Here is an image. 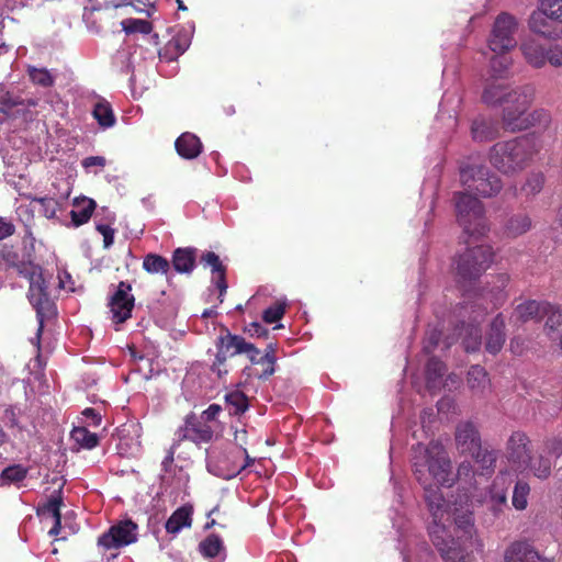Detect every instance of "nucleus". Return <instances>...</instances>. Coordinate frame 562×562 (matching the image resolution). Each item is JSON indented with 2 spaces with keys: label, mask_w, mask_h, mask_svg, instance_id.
<instances>
[{
  "label": "nucleus",
  "mask_w": 562,
  "mask_h": 562,
  "mask_svg": "<svg viewBox=\"0 0 562 562\" xmlns=\"http://www.w3.org/2000/svg\"><path fill=\"white\" fill-rule=\"evenodd\" d=\"M38 104V100L34 98L22 99L20 97L12 95L9 91L0 86V112L9 114L14 108L22 106L23 109L35 108Z\"/></svg>",
  "instance_id": "a878e982"
},
{
  "label": "nucleus",
  "mask_w": 562,
  "mask_h": 562,
  "mask_svg": "<svg viewBox=\"0 0 562 562\" xmlns=\"http://www.w3.org/2000/svg\"><path fill=\"white\" fill-rule=\"evenodd\" d=\"M499 135V130L491 119L477 116L471 124V136L474 142L485 143L494 140Z\"/></svg>",
  "instance_id": "6ab92c4d"
},
{
  "label": "nucleus",
  "mask_w": 562,
  "mask_h": 562,
  "mask_svg": "<svg viewBox=\"0 0 562 562\" xmlns=\"http://www.w3.org/2000/svg\"><path fill=\"white\" fill-rule=\"evenodd\" d=\"M447 372L446 364L436 357H431L426 364V383L428 389L437 386L442 376Z\"/></svg>",
  "instance_id": "f704fd0d"
},
{
  "label": "nucleus",
  "mask_w": 562,
  "mask_h": 562,
  "mask_svg": "<svg viewBox=\"0 0 562 562\" xmlns=\"http://www.w3.org/2000/svg\"><path fill=\"white\" fill-rule=\"evenodd\" d=\"M276 351H277V344L269 342L262 353V359H265V361H266V367L262 369L261 372L248 373V375L249 376L254 375L261 380L269 379L276 371V369H274V366L277 362Z\"/></svg>",
  "instance_id": "c9c22d12"
},
{
  "label": "nucleus",
  "mask_w": 562,
  "mask_h": 562,
  "mask_svg": "<svg viewBox=\"0 0 562 562\" xmlns=\"http://www.w3.org/2000/svg\"><path fill=\"white\" fill-rule=\"evenodd\" d=\"M505 318L498 313L492 321L486 335L485 350L491 355H497L506 340Z\"/></svg>",
  "instance_id": "f3484780"
},
{
  "label": "nucleus",
  "mask_w": 562,
  "mask_h": 562,
  "mask_svg": "<svg viewBox=\"0 0 562 562\" xmlns=\"http://www.w3.org/2000/svg\"><path fill=\"white\" fill-rule=\"evenodd\" d=\"M544 451L553 456L555 458H559L562 456V439L559 437H552L548 438L544 441Z\"/></svg>",
  "instance_id": "bf43d9fd"
},
{
  "label": "nucleus",
  "mask_w": 562,
  "mask_h": 562,
  "mask_svg": "<svg viewBox=\"0 0 562 562\" xmlns=\"http://www.w3.org/2000/svg\"><path fill=\"white\" fill-rule=\"evenodd\" d=\"M175 147L180 157L194 159L202 153L203 145L196 135L186 132L176 139Z\"/></svg>",
  "instance_id": "4be33fe9"
},
{
  "label": "nucleus",
  "mask_w": 562,
  "mask_h": 562,
  "mask_svg": "<svg viewBox=\"0 0 562 562\" xmlns=\"http://www.w3.org/2000/svg\"><path fill=\"white\" fill-rule=\"evenodd\" d=\"M222 407L218 404H211L201 415V420L207 424V422L215 420L217 415L221 413Z\"/></svg>",
  "instance_id": "0e129e2a"
},
{
  "label": "nucleus",
  "mask_w": 562,
  "mask_h": 562,
  "mask_svg": "<svg viewBox=\"0 0 562 562\" xmlns=\"http://www.w3.org/2000/svg\"><path fill=\"white\" fill-rule=\"evenodd\" d=\"M520 49L527 63L536 68H541L546 65V50L536 40H528L520 45Z\"/></svg>",
  "instance_id": "bb28decb"
},
{
  "label": "nucleus",
  "mask_w": 562,
  "mask_h": 562,
  "mask_svg": "<svg viewBox=\"0 0 562 562\" xmlns=\"http://www.w3.org/2000/svg\"><path fill=\"white\" fill-rule=\"evenodd\" d=\"M196 254L194 247H179L173 250L170 265L178 273L190 274L196 266Z\"/></svg>",
  "instance_id": "412c9836"
},
{
  "label": "nucleus",
  "mask_w": 562,
  "mask_h": 562,
  "mask_svg": "<svg viewBox=\"0 0 562 562\" xmlns=\"http://www.w3.org/2000/svg\"><path fill=\"white\" fill-rule=\"evenodd\" d=\"M470 456L480 467L481 474H492L494 472L497 460L496 451L480 447L475 453H471Z\"/></svg>",
  "instance_id": "72a5a7b5"
},
{
  "label": "nucleus",
  "mask_w": 562,
  "mask_h": 562,
  "mask_svg": "<svg viewBox=\"0 0 562 562\" xmlns=\"http://www.w3.org/2000/svg\"><path fill=\"white\" fill-rule=\"evenodd\" d=\"M21 415L22 411L16 405H8L3 411L2 419L8 428H16L19 431H23L24 427L20 424Z\"/></svg>",
  "instance_id": "c03bdc74"
},
{
  "label": "nucleus",
  "mask_w": 562,
  "mask_h": 562,
  "mask_svg": "<svg viewBox=\"0 0 562 562\" xmlns=\"http://www.w3.org/2000/svg\"><path fill=\"white\" fill-rule=\"evenodd\" d=\"M548 311H550V303L528 300L516 306L514 316L521 323H527L529 321L538 322L544 317Z\"/></svg>",
  "instance_id": "a211bd4d"
},
{
  "label": "nucleus",
  "mask_w": 562,
  "mask_h": 562,
  "mask_svg": "<svg viewBox=\"0 0 562 562\" xmlns=\"http://www.w3.org/2000/svg\"><path fill=\"white\" fill-rule=\"evenodd\" d=\"M33 202L40 204L38 212L46 218H54L58 209V203L54 198H32Z\"/></svg>",
  "instance_id": "09e8293b"
},
{
  "label": "nucleus",
  "mask_w": 562,
  "mask_h": 562,
  "mask_svg": "<svg viewBox=\"0 0 562 562\" xmlns=\"http://www.w3.org/2000/svg\"><path fill=\"white\" fill-rule=\"evenodd\" d=\"M473 475V467L471 462L463 461L459 464L457 469V477H471Z\"/></svg>",
  "instance_id": "774afa93"
},
{
  "label": "nucleus",
  "mask_w": 562,
  "mask_h": 562,
  "mask_svg": "<svg viewBox=\"0 0 562 562\" xmlns=\"http://www.w3.org/2000/svg\"><path fill=\"white\" fill-rule=\"evenodd\" d=\"M132 290L131 284L121 281L117 290L111 296L109 306L112 313V319L115 324H122L132 316L135 299L128 294Z\"/></svg>",
  "instance_id": "9b49d317"
},
{
  "label": "nucleus",
  "mask_w": 562,
  "mask_h": 562,
  "mask_svg": "<svg viewBox=\"0 0 562 562\" xmlns=\"http://www.w3.org/2000/svg\"><path fill=\"white\" fill-rule=\"evenodd\" d=\"M199 550L205 558H217L224 551L223 540L220 536L211 533L200 542Z\"/></svg>",
  "instance_id": "e433bc0d"
},
{
  "label": "nucleus",
  "mask_w": 562,
  "mask_h": 562,
  "mask_svg": "<svg viewBox=\"0 0 562 562\" xmlns=\"http://www.w3.org/2000/svg\"><path fill=\"white\" fill-rule=\"evenodd\" d=\"M487 312L488 307H484L480 314L473 316L472 323H462L458 328V335L460 336L462 346L467 352H475L480 349L482 345V333L479 325Z\"/></svg>",
  "instance_id": "dca6fc26"
},
{
  "label": "nucleus",
  "mask_w": 562,
  "mask_h": 562,
  "mask_svg": "<svg viewBox=\"0 0 562 562\" xmlns=\"http://www.w3.org/2000/svg\"><path fill=\"white\" fill-rule=\"evenodd\" d=\"M30 249L26 254V261L21 263L19 272L24 274L30 281L29 288V300L32 306L36 310V314L40 321L37 329V337H41L43 331V311L49 305V294L47 291L46 282L42 274V268L38 265L33 263V252L35 250V238L32 233L29 235Z\"/></svg>",
  "instance_id": "0eeeda50"
},
{
  "label": "nucleus",
  "mask_w": 562,
  "mask_h": 562,
  "mask_svg": "<svg viewBox=\"0 0 562 562\" xmlns=\"http://www.w3.org/2000/svg\"><path fill=\"white\" fill-rule=\"evenodd\" d=\"M193 507L191 505H183L177 508L165 524L168 533L176 535L182 528H190L192 525Z\"/></svg>",
  "instance_id": "5701e85b"
},
{
  "label": "nucleus",
  "mask_w": 562,
  "mask_h": 562,
  "mask_svg": "<svg viewBox=\"0 0 562 562\" xmlns=\"http://www.w3.org/2000/svg\"><path fill=\"white\" fill-rule=\"evenodd\" d=\"M214 274H215L214 283H215V286L220 291V301L223 302V295L226 293L227 288H228L227 281H226V269L222 270L217 273H214Z\"/></svg>",
  "instance_id": "680f3d73"
},
{
  "label": "nucleus",
  "mask_w": 562,
  "mask_h": 562,
  "mask_svg": "<svg viewBox=\"0 0 562 562\" xmlns=\"http://www.w3.org/2000/svg\"><path fill=\"white\" fill-rule=\"evenodd\" d=\"M15 232L14 225L3 217H0V240L10 237Z\"/></svg>",
  "instance_id": "338daca9"
},
{
  "label": "nucleus",
  "mask_w": 562,
  "mask_h": 562,
  "mask_svg": "<svg viewBox=\"0 0 562 562\" xmlns=\"http://www.w3.org/2000/svg\"><path fill=\"white\" fill-rule=\"evenodd\" d=\"M216 355L211 366V371L218 379L228 374L229 368L227 361L238 355H244L251 364H261L266 367L262 353L252 342L246 340L245 337L232 334L227 328L222 333L215 342Z\"/></svg>",
  "instance_id": "39448f33"
},
{
  "label": "nucleus",
  "mask_w": 562,
  "mask_h": 562,
  "mask_svg": "<svg viewBox=\"0 0 562 562\" xmlns=\"http://www.w3.org/2000/svg\"><path fill=\"white\" fill-rule=\"evenodd\" d=\"M123 30L127 34L132 33H142V34H148L151 32V24L150 22L146 20H138V19H126L122 21Z\"/></svg>",
  "instance_id": "49530a36"
},
{
  "label": "nucleus",
  "mask_w": 562,
  "mask_h": 562,
  "mask_svg": "<svg viewBox=\"0 0 562 562\" xmlns=\"http://www.w3.org/2000/svg\"><path fill=\"white\" fill-rule=\"evenodd\" d=\"M531 218L526 213L510 215L503 226V235L508 238H517L531 228Z\"/></svg>",
  "instance_id": "b1692460"
},
{
  "label": "nucleus",
  "mask_w": 562,
  "mask_h": 562,
  "mask_svg": "<svg viewBox=\"0 0 562 562\" xmlns=\"http://www.w3.org/2000/svg\"><path fill=\"white\" fill-rule=\"evenodd\" d=\"M92 116L102 128L112 127L116 122L111 104L104 100L94 104Z\"/></svg>",
  "instance_id": "473e14b6"
},
{
  "label": "nucleus",
  "mask_w": 562,
  "mask_h": 562,
  "mask_svg": "<svg viewBox=\"0 0 562 562\" xmlns=\"http://www.w3.org/2000/svg\"><path fill=\"white\" fill-rule=\"evenodd\" d=\"M143 269L150 274H165L170 271V261L161 255L149 252L143 259Z\"/></svg>",
  "instance_id": "7c9ffc66"
},
{
  "label": "nucleus",
  "mask_w": 562,
  "mask_h": 562,
  "mask_svg": "<svg viewBox=\"0 0 562 562\" xmlns=\"http://www.w3.org/2000/svg\"><path fill=\"white\" fill-rule=\"evenodd\" d=\"M499 480L504 481V479L496 477L491 488V502L492 509L495 514L502 512V508L507 504V493L504 488V482L499 486Z\"/></svg>",
  "instance_id": "a19ab883"
},
{
  "label": "nucleus",
  "mask_w": 562,
  "mask_h": 562,
  "mask_svg": "<svg viewBox=\"0 0 562 562\" xmlns=\"http://www.w3.org/2000/svg\"><path fill=\"white\" fill-rule=\"evenodd\" d=\"M29 76L34 85L48 88L54 85V77L45 68L31 67L29 69Z\"/></svg>",
  "instance_id": "a18cd8bd"
},
{
  "label": "nucleus",
  "mask_w": 562,
  "mask_h": 562,
  "mask_svg": "<svg viewBox=\"0 0 562 562\" xmlns=\"http://www.w3.org/2000/svg\"><path fill=\"white\" fill-rule=\"evenodd\" d=\"M460 181L468 192L454 193L457 221L469 237L480 238L488 232L483 203L471 193L482 198L497 195L503 189L502 179L483 165L460 167Z\"/></svg>",
  "instance_id": "f03ea898"
},
{
  "label": "nucleus",
  "mask_w": 562,
  "mask_h": 562,
  "mask_svg": "<svg viewBox=\"0 0 562 562\" xmlns=\"http://www.w3.org/2000/svg\"><path fill=\"white\" fill-rule=\"evenodd\" d=\"M105 162L106 160L102 156H89L81 161V165L85 169H89L91 167H104Z\"/></svg>",
  "instance_id": "69168bd1"
},
{
  "label": "nucleus",
  "mask_w": 562,
  "mask_h": 562,
  "mask_svg": "<svg viewBox=\"0 0 562 562\" xmlns=\"http://www.w3.org/2000/svg\"><path fill=\"white\" fill-rule=\"evenodd\" d=\"M95 207L97 203L93 199L86 196L81 199H75L74 207L70 211L72 224L76 227L86 224L91 218Z\"/></svg>",
  "instance_id": "393cba45"
},
{
  "label": "nucleus",
  "mask_w": 562,
  "mask_h": 562,
  "mask_svg": "<svg viewBox=\"0 0 562 562\" xmlns=\"http://www.w3.org/2000/svg\"><path fill=\"white\" fill-rule=\"evenodd\" d=\"M191 38L186 31L175 34L159 52L160 58L172 61L182 55L190 46Z\"/></svg>",
  "instance_id": "aec40b11"
},
{
  "label": "nucleus",
  "mask_w": 562,
  "mask_h": 562,
  "mask_svg": "<svg viewBox=\"0 0 562 562\" xmlns=\"http://www.w3.org/2000/svg\"><path fill=\"white\" fill-rule=\"evenodd\" d=\"M244 333L250 337L267 338L269 329L258 322H251L244 327Z\"/></svg>",
  "instance_id": "13d9d810"
},
{
  "label": "nucleus",
  "mask_w": 562,
  "mask_h": 562,
  "mask_svg": "<svg viewBox=\"0 0 562 562\" xmlns=\"http://www.w3.org/2000/svg\"><path fill=\"white\" fill-rule=\"evenodd\" d=\"M544 184V177L542 173H532L528 177L524 189L529 194H537L541 191Z\"/></svg>",
  "instance_id": "6e6d98bb"
},
{
  "label": "nucleus",
  "mask_w": 562,
  "mask_h": 562,
  "mask_svg": "<svg viewBox=\"0 0 562 562\" xmlns=\"http://www.w3.org/2000/svg\"><path fill=\"white\" fill-rule=\"evenodd\" d=\"M200 262L204 267H211L213 274L226 269L220 257L214 251L203 252L200 257Z\"/></svg>",
  "instance_id": "603ef678"
},
{
  "label": "nucleus",
  "mask_w": 562,
  "mask_h": 562,
  "mask_svg": "<svg viewBox=\"0 0 562 562\" xmlns=\"http://www.w3.org/2000/svg\"><path fill=\"white\" fill-rule=\"evenodd\" d=\"M551 461L540 454L537 458L530 457L529 462L521 470L529 469L536 477L546 480L551 474Z\"/></svg>",
  "instance_id": "4c0bfd02"
},
{
  "label": "nucleus",
  "mask_w": 562,
  "mask_h": 562,
  "mask_svg": "<svg viewBox=\"0 0 562 562\" xmlns=\"http://www.w3.org/2000/svg\"><path fill=\"white\" fill-rule=\"evenodd\" d=\"M549 63L553 67L562 66V47L559 45L550 46L546 50V64Z\"/></svg>",
  "instance_id": "4d7b16f0"
},
{
  "label": "nucleus",
  "mask_w": 562,
  "mask_h": 562,
  "mask_svg": "<svg viewBox=\"0 0 562 562\" xmlns=\"http://www.w3.org/2000/svg\"><path fill=\"white\" fill-rule=\"evenodd\" d=\"M412 469L424 490L431 521L428 533L445 562H472L469 548L475 532L473 513L452 510L440 487H451L456 477L452 462L443 445L431 440L413 447Z\"/></svg>",
  "instance_id": "f257e3e1"
},
{
  "label": "nucleus",
  "mask_w": 562,
  "mask_h": 562,
  "mask_svg": "<svg viewBox=\"0 0 562 562\" xmlns=\"http://www.w3.org/2000/svg\"><path fill=\"white\" fill-rule=\"evenodd\" d=\"M507 459L510 463L522 469L531 457V441L522 431H514L506 443Z\"/></svg>",
  "instance_id": "f8f14e48"
},
{
  "label": "nucleus",
  "mask_w": 562,
  "mask_h": 562,
  "mask_svg": "<svg viewBox=\"0 0 562 562\" xmlns=\"http://www.w3.org/2000/svg\"><path fill=\"white\" fill-rule=\"evenodd\" d=\"M516 31L517 22L515 18L508 13H501L494 22L488 38L490 49L496 54H505L513 49L517 45Z\"/></svg>",
  "instance_id": "6e6552de"
},
{
  "label": "nucleus",
  "mask_w": 562,
  "mask_h": 562,
  "mask_svg": "<svg viewBox=\"0 0 562 562\" xmlns=\"http://www.w3.org/2000/svg\"><path fill=\"white\" fill-rule=\"evenodd\" d=\"M179 443H173L166 452V456L164 458V460L161 461V468H162V471L164 472H170L171 470V467L173 464V461H175V454H176V451H177V448H178Z\"/></svg>",
  "instance_id": "e2e57ef3"
},
{
  "label": "nucleus",
  "mask_w": 562,
  "mask_h": 562,
  "mask_svg": "<svg viewBox=\"0 0 562 562\" xmlns=\"http://www.w3.org/2000/svg\"><path fill=\"white\" fill-rule=\"evenodd\" d=\"M63 505V498L60 496V492H57L55 495H52L49 499L38 506L37 515L38 516H50L53 519L61 517L60 507Z\"/></svg>",
  "instance_id": "79ce46f5"
},
{
  "label": "nucleus",
  "mask_w": 562,
  "mask_h": 562,
  "mask_svg": "<svg viewBox=\"0 0 562 562\" xmlns=\"http://www.w3.org/2000/svg\"><path fill=\"white\" fill-rule=\"evenodd\" d=\"M499 78L492 77L486 81L482 93V101L491 106L502 105L504 101L517 102L518 106L503 108V127L512 133L522 132L533 126H547L550 114L543 109L529 111L533 101V88L520 86L510 88L499 82Z\"/></svg>",
  "instance_id": "7ed1b4c3"
},
{
  "label": "nucleus",
  "mask_w": 562,
  "mask_h": 562,
  "mask_svg": "<svg viewBox=\"0 0 562 562\" xmlns=\"http://www.w3.org/2000/svg\"><path fill=\"white\" fill-rule=\"evenodd\" d=\"M530 486L527 482L518 480L515 484L512 503L517 510H524L528 505Z\"/></svg>",
  "instance_id": "ea45409f"
},
{
  "label": "nucleus",
  "mask_w": 562,
  "mask_h": 562,
  "mask_svg": "<svg viewBox=\"0 0 562 562\" xmlns=\"http://www.w3.org/2000/svg\"><path fill=\"white\" fill-rule=\"evenodd\" d=\"M225 404L229 415L238 416L248 409L249 400L244 392L235 390L225 395Z\"/></svg>",
  "instance_id": "2f4dec72"
},
{
  "label": "nucleus",
  "mask_w": 562,
  "mask_h": 562,
  "mask_svg": "<svg viewBox=\"0 0 562 562\" xmlns=\"http://www.w3.org/2000/svg\"><path fill=\"white\" fill-rule=\"evenodd\" d=\"M494 256L490 245L467 248L456 260L458 284L467 290L491 267Z\"/></svg>",
  "instance_id": "423d86ee"
},
{
  "label": "nucleus",
  "mask_w": 562,
  "mask_h": 562,
  "mask_svg": "<svg viewBox=\"0 0 562 562\" xmlns=\"http://www.w3.org/2000/svg\"><path fill=\"white\" fill-rule=\"evenodd\" d=\"M504 562H552L541 555L528 540L512 542L505 550Z\"/></svg>",
  "instance_id": "4468645a"
},
{
  "label": "nucleus",
  "mask_w": 562,
  "mask_h": 562,
  "mask_svg": "<svg viewBox=\"0 0 562 562\" xmlns=\"http://www.w3.org/2000/svg\"><path fill=\"white\" fill-rule=\"evenodd\" d=\"M240 460L241 456L239 452H236V450L221 452L209 459L207 470L215 476L223 480H231L236 477L248 467V463H241Z\"/></svg>",
  "instance_id": "9d476101"
},
{
  "label": "nucleus",
  "mask_w": 562,
  "mask_h": 562,
  "mask_svg": "<svg viewBox=\"0 0 562 562\" xmlns=\"http://www.w3.org/2000/svg\"><path fill=\"white\" fill-rule=\"evenodd\" d=\"M539 9L546 12L550 20L562 22V0H540Z\"/></svg>",
  "instance_id": "de8ad7c7"
},
{
  "label": "nucleus",
  "mask_w": 562,
  "mask_h": 562,
  "mask_svg": "<svg viewBox=\"0 0 562 562\" xmlns=\"http://www.w3.org/2000/svg\"><path fill=\"white\" fill-rule=\"evenodd\" d=\"M440 339L441 331L439 329L432 328L428 330L424 340V352L427 355L431 353L437 348Z\"/></svg>",
  "instance_id": "5fc2aeb1"
},
{
  "label": "nucleus",
  "mask_w": 562,
  "mask_h": 562,
  "mask_svg": "<svg viewBox=\"0 0 562 562\" xmlns=\"http://www.w3.org/2000/svg\"><path fill=\"white\" fill-rule=\"evenodd\" d=\"M27 475V469L22 464L9 465L1 472V480L7 483H18L23 481Z\"/></svg>",
  "instance_id": "37998d69"
},
{
  "label": "nucleus",
  "mask_w": 562,
  "mask_h": 562,
  "mask_svg": "<svg viewBox=\"0 0 562 562\" xmlns=\"http://www.w3.org/2000/svg\"><path fill=\"white\" fill-rule=\"evenodd\" d=\"M469 387L475 393H483L490 386V379L482 366H472L467 375Z\"/></svg>",
  "instance_id": "c756f323"
},
{
  "label": "nucleus",
  "mask_w": 562,
  "mask_h": 562,
  "mask_svg": "<svg viewBox=\"0 0 562 562\" xmlns=\"http://www.w3.org/2000/svg\"><path fill=\"white\" fill-rule=\"evenodd\" d=\"M286 304L282 302H276L266 308L262 313V319L267 324H273L280 321L285 313Z\"/></svg>",
  "instance_id": "8fccbe9b"
},
{
  "label": "nucleus",
  "mask_w": 562,
  "mask_h": 562,
  "mask_svg": "<svg viewBox=\"0 0 562 562\" xmlns=\"http://www.w3.org/2000/svg\"><path fill=\"white\" fill-rule=\"evenodd\" d=\"M510 61L505 56H495L491 59V71L492 77L503 78L505 72L508 70Z\"/></svg>",
  "instance_id": "864d4df0"
},
{
  "label": "nucleus",
  "mask_w": 562,
  "mask_h": 562,
  "mask_svg": "<svg viewBox=\"0 0 562 562\" xmlns=\"http://www.w3.org/2000/svg\"><path fill=\"white\" fill-rule=\"evenodd\" d=\"M71 437L85 449H93L99 443L97 434L89 431L86 427H75L71 431Z\"/></svg>",
  "instance_id": "58836bf2"
},
{
  "label": "nucleus",
  "mask_w": 562,
  "mask_h": 562,
  "mask_svg": "<svg viewBox=\"0 0 562 562\" xmlns=\"http://www.w3.org/2000/svg\"><path fill=\"white\" fill-rule=\"evenodd\" d=\"M540 151L533 134H526L495 143L488 151L491 165L501 173L513 176L525 170Z\"/></svg>",
  "instance_id": "20e7f679"
},
{
  "label": "nucleus",
  "mask_w": 562,
  "mask_h": 562,
  "mask_svg": "<svg viewBox=\"0 0 562 562\" xmlns=\"http://www.w3.org/2000/svg\"><path fill=\"white\" fill-rule=\"evenodd\" d=\"M457 449L462 454L475 453L482 447L481 434L472 422H461L454 431Z\"/></svg>",
  "instance_id": "ddd939ff"
},
{
  "label": "nucleus",
  "mask_w": 562,
  "mask_h": 562,
  "mask_svg": "<svg viewBox=\"0 0 562 562\" xmlns=\"http://www.w3.org/2000/svg\"><path fill=\"white\" fill-rule=\"evenodd\" d=\"M97 231L103 236V247L110 248L114 243L115 231L106 224H98Z\"/></svg>",
  "instance_id": "052dcab7"
},
{
  "label": "nucleus",
  "mask_w": 562,
  "mask_h": 562,
  "mask_svg": "<svg viewBox=\"0 0 562 562\" xmlns=\"http://www.w3.org/2000/svg\"><path fill=\"white\" fill-rule=\"evenodd\" d=\"M544 333L551 340H558L562 336V307L550 304V311L546 313Z\"/></svg>",
  "instance_id": "c85d7f7f"
},
{
  "label": "nucleus",
  "mask_w": 562,
  "mask_h": 562,
  "mask_svg": "<svg viewBox=\"0 0 562 562\" xmlns=\"http://www.w3.org/2000/svg\"><path fill=\"white\" fill-rule=\"evenodd\" d=\"M497 282L499 283L497 291L493 292V301L491 308H497L499 307L504 301L506 300V294L504 293V289L507 286L509 282V276L506 273H499L496 277Z\"/></svg>",
  "instance_id": "3c124183"
},
{
  "label": "nucleus",
  "mask_w": 562,
  "mask_h": 562,
  "mask_svg": "<svg viewBox=\"0 0 562 562\" xmlns=\"http://www.w3.org/2000/svg\"><path fill=\"white\" fill-rule=\"evenodd\" d=\"M549 19L550 18L542 10L538 9L533 11L529 19L530 30L547 38H558L559 34L551 29Z\"/></svg>",
  "instance_id": "cd10ccee"
},
{
  "label": "nucleus",
  "mask_w": 562,
  "mask_h": 562,
  "mask_svg": "<svg viewBox=\"0 0 562 562\" xmlns=\"http://www.w3.org/2000/svg\"><path fill=\"white\" fill-rule=\"evenodd\" d=\"M137 524L131 519L112 525L98 538V546L104 550L120 549L137 541Z\"/></svg>",
  "instance_id": "1a4fd4ad"
},
{
  "label": "nucleus",
  "mask_w": 562,
  "mask_h": 562,
  "mask_svg": "<svg viewBox=\"0 0 562 562\" xmlns=\"http://www.w3.org/2000/svg\"><path fill=\"white\" fill-rule=\"evenodd\" d=\"M213 438V429L194 414L187 416L186 425L179 431V441L190 440L194 443L209 442Z\"/></svg>",
  "instance_id": "2eb2a0df"
}]
</instances>
